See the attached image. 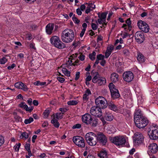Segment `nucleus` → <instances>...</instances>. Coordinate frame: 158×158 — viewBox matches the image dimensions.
Returning <instances> with one entry per match:
<instances>
[{
  "label": "nucleus",
  "mask_w": 158,
  "mask_h": 158,
  "mask_svg": "<svg viewBox=\"0 0 158 158\" xmlns=\"http://www.w3.org/2000/svg\"><path fill=\"white\" fill-rule=\"evenodd\" d=\"M7 59L5 57L0 59V63L1 64H5L7 61Z\"/></svg>",
  "instance_id": "a19ab883"
},
{
  "label": "nucleus",
  "mask_w": 158,
  "mask_h": 158,
  "mask_svg": "<svg viewBox=\"0 0 158 158\" xmlns=\"http://www.w3.org/2000/svg\"><path fill=\"white\" fill-rule=\"evenodd\" d=\"M146 23L144 22L142 20H140L138 22L137 24L139 28H140L144 26Z\"/></svg>",
  "instance_id": "f704fd0d"
},
{
  "label": "nucleus",
  "mask_w": 158,
  "mask_h": 158,
  "mask_svg": "<svg viewBox=\"0 0 158 158\" xmlns=\"http://www.w3.org/2000/svg\"><path fill=\"white\" fill-rule=\"evenodd\" d=\"M95 103L97 106L102 109L106 108L108 105L106 99L101 96H99L96 98Z\"/></svg>",
  "instance_id": "20e7f679"
},
{
  "label": "nucleus",
  "mask_w": 158,
  "mask_h": 158,
  "mask_svg": "<svg viewBox=\"0 0 158 158\" xmlns=\"http://www.w3.org/2000/svg\"><path fill=\"white\" fill-rule=\"evenodd\" d=\"M106 82V78L104 77H101L100 79L99 78L97 83L98 85H104Z\"/></svg>",
  "instance_id": "bb28decb"
},
{
  "label": "nucleus",
  "mask_w": 158,
  "mask_h": 158,
  "mask_svg": "<svg viewBox=\"0 0 158 158\" xmlns=\"http://www.w3.org/2000/svg\"><path fill=\"white\" fill-rule=\"evenodd\" d=\"M134 143L135 145H139L141 144L143 141V135L139 132H136L133 138Z\"/></svg>",
  "instance_id": "6e6552de"
},
{
  "label": "nucleus",
  "mask_w": 158,
  "mask_h": 158,
  "mask_svg": "<svg viewBox=\"0 0 158 158\" xmlns=\"http://www.w3.org/2000/svg\"><path fill=\"white\" fill-rule=\"evenodd\" d=\"M62 71L65 75H67V76H70V72L68 71L67 69L66 68H63L62 69Z\"/></svg>",
  "instance_id": "2f4dec72"
},
{
  "label": "nucleus",
  "mask_w": 158,
  "mask_h": 158,
  "mask_svg": "<svg viewBox=\"0 0 158 158\" xmlns=\"http://www.w3.org/2000/svg\"><path fill=\"white\" fill-rule=\"evenodd\" d=\"M59 38L56 35L52 36L50 39V41L52 44L54 46V47L56 45H57L56 42H58V41H59Z\"/></svg>",
  "instance_id": "a211bd4d"
},
{
  "label": "nucleus",
  "mask_w": 158,
  "mask_h": 158,
  "mask_svg": "<svg viewBox=\"0 0 158 158\" xmlns=\"http://www.w3.org/2000/svg\"><path fill=\"white\" fill-rule=\"evenodd\" d=\"M96 52H93L92 53L90 54L89 55V58L92 60H94L95 58Z\"/></svg>",
  "instance_id": "72a5a7b5"
},
{
  "label": "nucleus",
  "mask_w": 158,
  "mask_h": 158,
  "mask_svg": "<svg viewBox=\"0 0 158 158\" xmlns=\"http://www.w3.org/2000/svg\"><path fill=\"white\" fill-rule=\"evenodd\" d=\"M16 66L15 64H13L11 66H9L8 67L7 69L9 70H10L12 69H13Z\"/></svg>",
  "instance_id": "680f3d73"
},
{
  "label": "nucleus",
  "mask_w": 158,
  "mask_h": 158,
  "mask_svg": "<svg viewBox=\"0 0 158 158\" xmlns=\"http://www.w3.org/2000/svg\"><path fill=\"white\" fill-rule=\"evenodd\" d=\"M74 34L73 31L67 29L63 31L61 34V39L65 43L72 42L74 39Z\"/></svg>",
  "instance_id": "f03ea898"
},
{
  "label": "nucleus",
  "mask_w": 158,
  "mask_h": 158,
  "mask_svg": "<svg viewBox=\"0 0 158 158\" xmlns=\"http://www.w3.org/2000/svg\"><path fill=\"white\" fill-rule=\"evenodd\" d=\"M142 31L147 33L149 31V27L148 24L146 23L144 26L142 27L141 28H139Z\"/></svg>",
  "instance_id": "cd10ccee"
},
{
  "label": "nucleus",
  "mask_w": 158,
  "mask_h": 158,
  "mask_svg": "<svg viewBox=\"0 0 158 158\" xmlns=\"http://www.w3.org/2000/svg\"><path fill=\"white\" fill-rule=\"evenodd\" d=\"M77 103V102L76 100H70L67 102L68 104L69 105H76Z\"/></svg>",
  "instance_id": "c9c22d12"
},
{
  "label": "nucleus",
  "mask_w": 158,
  "mask_h": 158,
  "mask_svg": "<svg viewBox=\"0 0 158 158\" xmlns=\"http://www.w3.org/2000/svg\"><path fill=\"white\" fill-rule=\"evenodd\" d=\"M37 26L35 24H33L30 26L29 29L31 30H35L37 28Z\"/></svg>",
  "instance_id": "de8ad7c7"
},
{
  "label": "nucleus",
  "mask_w": 158,
  "mask_h": 158,
  "mask_svg": "<svg viewBox=\"0 0 158 158\" xmlns=\"http://www.w3.org/2000/svg\"><path fill=\"white\" fill-rule=\"evenodd\" d=\"M85 29H83L81 31L80 34V36L81 37H82L83 36L85 33Z\"/></svg>",
  "instance_id": "0e129e2a"
},
{
  "label": "nucleus",
  "mask_w": 158,
  "mask_h": 158,
  "mask_svg": "<svg viewBox=\"0 0 158 158\" xmlns=\"http://www.w3.org/2000/svg\"><path fill=\"white\" fill-rule=\"evenodd\" d=\"M108 107L110 109L114 111H116L118 110L116 106L112 102H110L108 103Z\"/></svg>",
  "instance_id": "393cba45"
},
{
  "label": "nucleus",
  "mask_w": 158,
  "mask_h": 158,
  "mask_svg": "<svg viewBox=\"0 0 158 158\" xmlns=\"http://www.w3.org/2000/svg\"><path fill=\"white\" fill-rule=\"evenodd\" d=\"M21 136L22 137V138H24L26 139H27L28 138L29 135L27 133L24 132H23L21 134V136H20L21 137Z\"/></svg>",
  "instance_id": "37998d69"
},
{
  "label": "nucleus",
  "mask_w": 158,
  "mask_h": 158,
  "mask_svg": "<svg viewBox=\"0 0 158 158\" xmlns=\"http://www.w3.org/2000/svg\"><path fill=\"white\" fill-rule=\"evenodd\" d=\"M105 56L102 54H99L97 56V58L99 60H102L104 59Z\"/></svg>",
  "instance_id": "79ce46f5"
},
{
  "label": "nucleus",
  "mask_w": 158,
  "mask_h": 158,
  "mask_svg": "<svg viewBox=\"0 0 158 158\" xmlns=\"http://www.w3.org/2000/svg\"><path fill=\"white\" fill-rule=\"evenodd\" d=\"M134 122L136 126L139 128H144L148 123V120L145 117L136 120H134Z\"/></svg>",
  "instance_id": "423d86ee"
},
{
  "label": "nucleus",
  "mask_w": 158,
  "mask_h": 158,
  "mask_svg": "<svg viewBox=\"0 0 158 158\" xmlns=\"http://www.w3.org/2000/svg\"><path fill=\"white\" fill-rule=\"evenodd\" d=\"M33 107L32 106H30L29 107H28V106H27V109H26V111H28L29 112H31L33 110Z\"/></svg>",
  "instance_id": "6e6d98bb"
},
{
  "label": "nucleus",
  "mask_w": 158,
  "mask_h": 158,
  "mask_svg": "<svg viewBox=\"0 0 158 158\" xmlns=\"http://www.w3.org/2000/svg\"><path fill=\"white\" fill-rule=\"evenodd\" d=\"M137 58L139 61H141L142 62L144 61V56L141 53H139L138 54Z\"/></svg>",
  "instance_id": "473e14b6"
},
{
  "label": "nucleus",
  "mask_w": 158,
  "mask_h": 158,
  "mask_svg": "<svg viewBox=\"0 0 158 158\" xmlns=\"http://www.w3.org/2000/svg\"><path fill=\"white\" fill-rule=\"evenodd\" d=\"M57 80L61 83H63L65 80L64 78L60 77H57Z\"/></svg>",
  "instance_id": "603ef678"
},
{
  "label": "nucleus",
  "mask_w": 158,
  "mask_h": 158,
  "mask_svg": "<svg viewBox=\"0 0 158 158\" xmlns=\"http://www.w3.org/2000/svg\"><path fill=\"white\" fill-rule=\"evenodd\" d=\"M79 60L81 61L83 60L85 58V56L83 55H81L80 56L78 57Z\"/></svg>",
  "instance_id": "e2e57ef3"
},
{
  "label": "nucleus",
  "mask_w": 158,
  "mask_h": 158,
  "mask_svg": "<svg viewBox=\"0 0 158 158\" xmlns=\"http://www.w3.org/2000/svg\"><path fill=\"white\" fill-rule=\"evenodd\" d=\"M144 117H145L143 116V114L140 110L138 109L137 110H135L134 116V120L141 119Z\"/></svg>",
  "instance_id": "2eb2a0df"
},
{
  "label": "nucleus",
  "mask_w": 158,
  "mask_h": 158,
  "mask_svg": "<svg viewBox=\"0 0 158 158\" xmlns=\"http://www.w3.org/2000/svg\"><path fill=\"white\" fill-rule=\"evenodd\" d=\"M73 141L75 144L79 147L84 148L85 143L84 139L80 136H75L73 137Z\"/></svg>",
  "instance_id": "0eeeda50"
},
{
  "label": "nucleus",
  "mask_w": 158,
  "mask_h": 158,
  "mask_svg": "<svg viewBox=\"0 0 158 158\" xmlns=\"http://www.w3.org/2000/svg\"><path fill=\"white\" fill-rule=\"evenodd\" d=\"M81 127V125L80 124H77L73 126L72 128L73 129H79Z\"/></svg>",
  "instance_id": "09e8293b"
},
{
  "label": "nucleus",
  "mask_w": 158,
  "mask_h": 158,
  "mask_svg": "<svg viewBox=\"0 0 158 158\" xmlns=\"http://www.w3.org/2000/svg\"><path fill=\"white\" fill-rule=\"evenodd\" d=\"M136 41L139 43H142L144 40V34L142 31H138L136 32L135 35Z\"/></svg>",
  "instance_id": "f8f14e48"
},
{
  "label": "nucleus",
  "mask_w": 158,
  "mask_h": 158,
  "mask_svg": "<svg viewBox=\"0 0 158 158\" xmlns=\"http://www.w3.org/2000/svg\"><path fill=\"white\" fill-rule=\"evenodd\" d=\"M57 44V46L56 45L55 47L58 48V49H62L66 47V45L65 44L63 43L61 41H60L59 39V41H58V42H56Z\"/></svg>",
  "instance_id": "aec40b11"
},
{
  "label": "nucleus",
  "mask_w": 158,
  "mask_h": 158,
  "mask_svg": "<svg viewBox=\"0 0 158 158\" xmlns=\"http://www.w3.org/2000/svg\"><path fill=\"white\" fill-rule=\"evenodd\" d=\"M149 152H151L152 153H155L158 151V146L156 143H152L150 144L148 146Z\"/></svg>",
  "instance_id": "4468645a"
},
{
  "label": "nucleus",
  "mask_w": 158,
  "mask_h": 158,
  "mask_svg": "<svg viewBox=\"0 0 158 158\" xmlns=\"http://www.w3.org/2000/svg\"><path fill=\"white\" fill-rule=\"evenodd\" d=\"M94 74H95V75L93 78L92 81L94 83H96L98 82L99 78H100V75L98 72H96Z\"/></svg>",
  "instance_id": "a878e982"
},
{
  "label": "nucleus",
  "mask_w": 158,
  "mask_h": 158,
  "mask_svg": "<svg viewBox=\"0 0 158 158\" xmlns=\"http://www.w3.org/2000/svg\"><path fill=\"white\" fill-rule=\"evenodd\" d=\"M25 147L27 151L30 150V144H26L25 145Z\"/></svg>",
  "instance_id": "bf43d9fd"
},
{
  "label": "nucleus",
  "mask_w": 158,
  "mask_h": 158,
  "mask_svg": "<svg viewBox=\"0 0 158 158\" xmlns=\"http://www.w3.org/2000/svg\"><path fill=\"white\" fill-rule=\"evenodd\" d=\"M72 20L76 23L78 24L80 22V20H78L77 18L75 17V15H73L72 17Z\"/></svg>",
  "instance_id": "a18cd8bd"
},
{
  "label": "nucleus",
  "mask_w": 158,
  "mask_h": 158,
  "mask_svg": "<svg viewBox=\"0 0 158 158\" xmlns=\"http://www.w3.org/2000/svg\"><path fill=\"white\" fill-rule=\"evenodd\" d=\"M22 83L21 82H18L15 83V86L18 89H21L22 86Z\"/></svg>",
  "instance_id": "4c0bfd02"
},
{
  "label": "nucleus",
  "mask_w": 158,
  "mask_h": 158,
  "mask_svg": "<svg viewBox=\"0 0 158 158\" xmlns=\"http://www.w3.org/2000/svg\"><path fill=\"white\" fill-rule=\"evenodd\" d=\"M76 12L77 14L79 15H81L82 13L81 10L79 8H77L76 10Z\"/></svg>",
  "instance_id": "052dcab7"
},
{
  "label": "nucleus",
  "mask_w": 158,
  "mask_h": 158,
  "mask_svg": "<svg viewBox=\"0 0 158 158\" xmlns=\"http://www.w3.org/2000/svg\"><path fill=\"white\" fill-rule=\"evenodd\" d=\"M80 74V73L79 72H76V77L75 78V80H77L79 78Z\"/></svg>",
  "instance_id": "13d9d810"
},
{
  "label": "nucleus",
  "mask_w": 158,
  "mask_h": 158,
  "mask_svg": "<svg viewBox=\"0 0 158 158\" xmlns=\"http://www.w3.org/2000/svg\"><path fill=\"white\" fill-rule=\"evenodd\" d=\"M86 7L85 6L84 4H82L80 6V10L82 11H84Z\"/></svg>",
  "instance_id": "338daca9"
},
{
  "label": "nucleus",
  "mask_w": 158,
  "mask_h": 158,
  "mask_svg": "<svg viewBox=\"0 0 158 158\" xmlns=\"http://www.w3.org/2000/svg\"><path fill=\"white\" fill-rule=\"evenodd\" d=\"M20 146L21 143H19L18 144H16V145H15L14 147L15 151L16 152L19 151Z\"/></svg>",
  "instance_id": "49530a36"
},
{
  "label": "nucleus",
  "mask_w": 158,
  "mask_h": 158,
  "mask_svg": "<svg viewBox=\"0 0 158 158\" xmlns=\"http://www.w3.org/2000/svg\"><path fill=\"white\" fill-rule=\"evenodd\" d=\"M111 94V97L113 99L118 98L120 96L118 90L116 89L115 86L112 83H110L109 85Z\"/></svg>",
  "instance_id": "39448f33"
},
{
  "label": "nucleus",
  "mask_w": 158,
  "mask_h": 158,
  "mask_svg": "<svg viewBox=\"0 0 158 158\" xmlns=\"http://www.w3.org/2000/svg\"><path fill=\"white\" fill-rule=\"evenodd\" d=\"M54 24L52 23H49L46 26V31L48 34L50 35L52 34L54 28Z\"/></svg>",
  "instance_id": "dca6fc26"
},
{
  "label": "nucleus",
  "mask_w": 158,
  "mask_h": 158,
  "mask_svg": "<svg viewBox=\"0 0 158 158\" xmlns=\"http://www.w3.org/2000/svg\"><path fill=\"white\" fill-rule=\"evenodd\" d=\"M51 110V109L50 108H48L44 110L43 113L44 115V117L45 118H47Z\"/></svg>",
  "instance_id": "c756f323"
},
{
  "label": "nucleus",
  "mask_w": 158,
  "mask_h": 158,
  "mask_svg": "<svg viewBox=\"0 0 158 158\" xmlns=\"http://www.w3.org/2000/svg\"><path fill=\"white\" fill-rule=\"evenodd\" d=\"M134 77L133 74L131 71L125 72L123 74V78L124 80L127 82L131 81L133 79Z\"/></svg>",
  "instance_id": "9b49d317"
},
{
  "label": "nucleus",
  "mask_w": 158,
  "mask_h": 158,
  "mask_svg": "<svg viewBox=\"0 0 158 158\" xmlns=\"http://www.w3.org/2000/svg\"><path fill=\"white\" fill-rule=\"evenodd\" d=\"M129 35V34L127 32H124L123 34V38L124 39L127 37Z\"/></svg>",
  "instance_id": "774afa93"
},
{
  "label": "nucleus",
  "mask_w": 158,
  "mask_h": 158,
  "mask_svg": "<svg viewBox=\"0 0 158 158\" xmlns=\"http://www.w3.org/2000/svg\"><path fill=\"white\" fill-rule=\"evenodd\" d=\"M32 100L31 98H29L27 100V102L28 104L29 105L31 106L32 105Z\"/></svg>",
  "instance_id": "69168bd1"
},
{
  "label": "nucleus",
  "mask_w": 158,
  "mask_h": 158,
  "mask_svg": "<svg viewBox=\"0 0 158 158\" xmlns=\"http://www.w3.org/2000/svg\"><path fill=\"white\" fill-rule=\"evenodd\" d=\"M88 143L90 146L96 145L98 141L101 145H105L107 142L106 135L102 132H99L97 135L93 132L87 133L85 136Z\"/></svg>",
  "instance_id": "f257e3e1"
},
{
  "label": "nucleus",
  "mask_w": 158,
  "mask_h": 158,
  "mask_svg": "<svg viewBox=\"0 0 158 158\" xmlns=\"http://www.w3.org/2000/svg\"><path fill=\"white\" fill-rule=\"evenodd\" d=\"M59 110L63 114L68 110V109L66 108H60L59 109Z\"/></svg>",
  "instance_id": "3c124183"
},
{
  "label": "nucleus",
  "mask_w": 158,
  "mask_h": 158,
  "mask_svg": "<svg viewBox=\"0 0 158 158\" xmlns=\"http://www.w3.org/2000/svg\"><path fill=\"white\" fill-rule=\"evenodd\" d=\"M91 94V92L89 89H87L85 92V93L84 94L83 96V100L84 101H87L88 99V96L89 95Z\"/></svg>",
  "instance_id": "412c9836"
},
{
  "label": "nucleus",
  "mask_w": 158,
  "mask_h": 158,
  "mask_svg": "<svg viewBox=\"0 0 158 158\" xmlns=\"http://www.w3.org/2000/svg\"><path fill=\"white\" fill-rule=\"evenodd\" d=\"M102 108L99 107L98 106H92L90 109V112L92 115L94 116H99L102 115Z\"/></svg>",
  "instance_id": "9d476101"
},
{
  "label": "nucleus",
  "mask_w": 158,
  "mask_h": 158,
  "mask_svg": "<svg viewBox=\"0 0 158 158\" xmlns=\"http://www.w3.org/2000/svg\"><path fill=\"white\" fill-rule=\"evenodd\" d=\"M22 86L21 89L24 91H27L28 90V88L27 85L22 83Z\"/></svg>",
  "instance_id": "8fccbe9b"
},
{
  "label": "nucleus",
  "mask_w": 158,
  "mask_h": 158,
  "mask_svg": "<svg viewBox=\"0 0 158 158\" xmlns=\"http://www.w3.org/2000/svg\"><path fill=\"white\" fill-rule=\"evenodd\" d=\"M57 44V46L56 45L55 47L58 48V49H62L66 47V45L65 44L63 43L61 41H60L59 39V41H58V42H56Z\"/></svg>",
  "instance_id": "6ab92c4d"
},
{
  "label": "nucleus",
  "mask_w": 158,
  "mask_h": 158,
  "mask_svg": "<svg viewBox=\"0 0 158 158\" xmlns=\"http://www.w3.org/2000/svg\"><path fill=\"white\" fill-rule=\"evenodd\" d=\"M98 156L100 158H107L106 152L105 150L101 151L98 153Z\"/></svg>",
  "instance_id": "b1692460"
},
{
  "label": "nucleus",
  "mask_w": 158,
  "mask_h": 158,
  "mask_svg": "<svg viewBox=\"0 0 158 158\" xmlns=\"http://www.w3.org/2000/svg\"><path fill=\"white\" fill-rule=\"evenodd\" d=\"M90 121L88 125L91 126L93 127H94L97 126L98 124V119L96 118H92Z\"/></svg>",
  "instance_id": "f3484780"
},
{
  "label": "nucleus",
  "mask_w": 158,
  "mask_h": 158,
  "mask_svg": "<svg viewBox=\"0 0 158 158\" xmlns=\"http://www.w3.org/2000/svg\"><path fill=\"white\" fill-rule=\"evenodd\" d=\"M104 118L105 119L108 121H112L114 118V117L112 115L109 113H106L104 116Z\"/></svg>",
  "instance_id": "5701e85b"
},
{
  "label": "nucleus",
  "mask_w": 158,
  "mask_h": 158,
  "mask_svg": "<svg viewBox=\"0 0 158 158\" xmlns=\"http://www.w3.org/2000/svg\"><path fill=\"white\" fill-rule=\"evenodd\" d=\"M118 75L115 73H113L111 74L110 78L111 80L114 82L118 81Z\"/></svg>",
  "instance_id": "4be33fe9"
},
{
  "label": "nucleus",
  "mask_w": 158,
  "mask_h": 158,
  "mask_svg": "<svg viewBox=\"0 0 158 158\" xmlns=\"http://www.w3.org/2000/svg\"><path fill=\"white\" fill-rule=\"evenodd\" d=\"M99 13H98V17L101 18V19H102L103 21H106V17L107 12H105L102 13L100 16L99 15Z\"/></svg>",
  "instance_id": "7c9ffc66"
},
{
  "label": "nucleus",
  "mask_w": 158,
  "mask_h": 158,
  "mask_svg": "<svg viewBox=\"0 0 158 158\" xmlns=\"http://www.w3.org/2000/svg\"><path fill=\"white\" fill-rule=\"evenodd\" d=\"M25 102H21L20 104L19 105V107L22 108L26 110V109H27V105L26 104H24Z\"/></svg>",
  "instance_id": "e433bc0d"
},
{
  "label": "nucleus",
  "mask_w": 158,
  "mask_h": 158,
  "mask_svg": "<svg viewBox=\"0 0 158 158\" xmlns=\"http://www.w3.org/2000/svg\"><path fill=\"white\" fill-rule=\"evenodd\" d=\"M4 143V139L3 137L0 135V146Z\"/></svg>",
  "instance_id": "864d4df0"
},
{
  "label": "nucleus",
  "mask_w": 158,
  "mask_h": 158,
  "mask_svg": "<svg viewBox=\"0 0 158 158\" xmlns=\"http://www.w3.org/2000/svg\"><path fill=\"white\" fill-rule=\"evenodd\" d=\"M109 139L111 142L116 145L123 146L124 145L126 141L125 139L121 136L110 137Z\"/></svg>",
  "instance_id": "7ed1b4c3"
},
{
  "label": "nucleus",
  "mask_w": 158,
  "mask_h": 158,
  "mask_svg": "<svg viewBox=\"0 0 158 158\" xmlns=\"http://www.w3.org/2000/svg\"><path fill=\"white\" fill-rule=\"evenodd\" d=\"M92 118V116L90 114H86L82 115V120L83 123L88 125L89 123H90L89 122Z\"/></svg>",
  "instance_id": "ddd939ff"
},
{
  "label": "nucleus",
  "mask_w": 158,
  "mask_h": 158,
  "mask_svg": "<svg viewBox=\"0 0 158 158\" xmlns=\"http://www.w3.org/2000/svg\"><path fill=\"white\" fill-rule=\"evenodd\" d=\"M114 49V46L113 45H110L108 46L107 48L106 51L110 52H112V51Z\"/></svg>",
  "instance_id": "c03bdc74"
},
{
  "label": "nucleus",
  "mask_w": 158,
  "mask_h": 158,
  "mask_svg": "<svg viewBox=\"0 0 158 158\" xmlns=\"http://www.w3.org/2000/svg\"><path fill=\"white\" fill-rule=\"evenodd\" d=\"M91 27L93 30H96L98 28L97 25L95 23H92Z\"/></svg>",
  "instance_id": "5fc2aeb1"
},
{
  "label": "nucleus",
  "mask_w": 158,
  "mask_h": 158,
  "mask_svg": "<svg viewBox=\"0 0 158 158\" xmlns=\"http://www.w3.org/2000/svg\"><path fill=\"white\" fill-rule=\"evenodd\" d=\"M63 115L62 113H56V118L57 119H61L63 117Z\"/></svg>",
  "instance_id": "ea45409f"
},
{
  "label": "nucleus",
  "mask_w": 158,
  "mask_h": 158,
  "mask_svg": "<svg viewBox=\"0 0 158 158\" xmlns=\"http://www.w3.org/2000/svg\"><path fill=\"white\" fill-rule=\"evenodd\" d=\"M123 53L126 56L128 55L129 54V52L127 49H125L123 51Z\"/></svg>",
  "instance_id": "4d7b16f0"
},
{
  "label": "nucleus",
  "mask_w": 158,
  "mask_h": 158,
  "mask_svg": "<svg viewBox=\"0 0 158 158\" xmlns=\"http://www.w3.org/2000/svg\"><path fill=\"white\" fill-rule=\"evenodd\" d=\"M148 135L151 139L153 140L158 139V127H154L151 131H148Z\"/></svg>",
  "instance_id": "1a4fd4ad"
},
{
  "label": "nucleus",
  "mask_w": 158,
  "mask_h": 158,
  "mask_svg": "<svg viewBox=\"0 0 158 158\" xmlns=\"http://www.w3.org/2000/svg\"><path fill=\"white\" fill-rule=\"evenodd\" d=\"M33 121V118L32 117H30L28 119H26L24 121V123L25 124H28L31 123Z\"/></svg>",
  "instance_id": "58836bf2"
},
{
  "label": "nucleus",
  "mask_w": 158,
  "mask_h": 158,
  "mask_svg": "<svg viewBox=\"0 0 158 158\" xmlns=\"http://www.w3.org/2000/svg\"><path fill=\"white\" fill-rule=\"evenodd\" d=\"M51 123L56 128H58L60 126V123L58 122L57 119H56L55 117L51 121Z\"/></svg>",
  "instance_id": "c85d7f7f"
}]
</instances>
